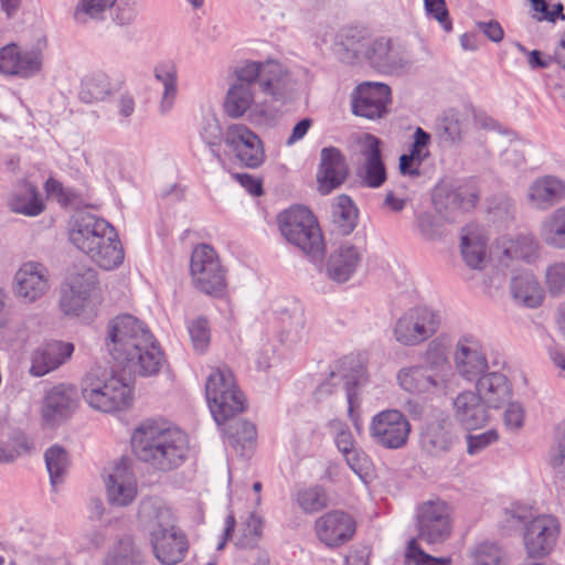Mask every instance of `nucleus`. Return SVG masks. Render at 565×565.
Segmentation results:
<instances>
[{"mask_svg":"<svg viewBox=\"0 0 565 565\" xmlns=\"http://www.w3.org/2000/svg\"><path fill=\"white\" fill-rule=\"evenodd\" d=\"M90 295L74 292L68 288L61 297V309L67 316H79L87 303Z\"/></svg>","mask_w":565,"mask_h":565,"instance_id":"obj_57","label":"nucleus"},{"mask_svg":"<svg viewBox=\"0 0 565 565\" xmlns=\"http://www.w3.org/2000/svg\"><path fill=\"white\" fill-rule=\"evenodd\" d=\"M349 175V166L344 154L335 147H324L320 151L317 170L318 191L322 195L341 186Z\"/></svg>","mask_w":565,"mask_h":565,"instance_id":"obj_22","label":"nucleus"},{"mask_svg":"<svg viewBox=\"0 0 565 565\" xmlns=\"http://www.w3.org/2000/svg\"><path fill=\"white\" fill-rule=\"evenodd\" d=\"M448 345L446 339L437 337L433 339L423 354L425 366L430 371H439L448 366Z\"/></svg>","mask_w":565,"mask_h":565,"instance_id":"obj_50","label":"nucleus"},{"mask_svg":"<svg viewBox=\"0 0 565 565\" xmlns=\"http://www.w3.org/2000/svg\"><path fill=\"white\" fill-rule=\"evenodd\" d=\"M364 367L359 361L345 356L339 361L337 370L331 371L329 377L317 387L315 392L316 399L322 401L341 388L345 393L349 411L351 412L356 388L364 381Z\"/></svg>","mask_w":565,"mask_h":565,"instance_id":"obj_12","label":"nucleus"},{"mask_svg":"<svg viewBox=\"0 0 565 565\" xmlns=\"http://www.w3.org/2000/svg\"><path fill=\"white\" fill-rule=\"evenodd\" d=\"M480 199L475 185H460L452 190L437 189L433 203L438 214L449 222H455L458 214L473 209Z\"/></svg>","mask_w":565,"mask_h":565,"instance_id":"obj_21","label":"nucleus"},{"mask_svg":"<svg viewBox=\"0 0 565 565\" xmlns=\"http://www.w3.org/2000/svg\"><path fill=\"white\" fill-rule=\"evenodd\" d=\"M109 9L111 21L118 26L130 25L138 15L135 0H79L73 18L77 23L86 24L89 19L104 20Z\"/></svg>","mask_w":565,"mask_h":565,"instance_id":"obj_11","label":"nucleus"},{"mask_svg":"<svg viewBox=\"0 0 565 565\" xmlns=\"http://www.w3.org/2000/svg\"><path fill=\"white\" fill-rule=\"evenodd\" d=\"M202 139L209 146L212 156L222 164L224 159L218 150L222 140L221 128L216 121L207 122L201 132Z\"/></svg>","mask_w":565,"mask_h":565,"instance_id":"obj_60","label":"nucleus"},{"mask_svg":"<svg viewBox=\"0 0 565 565\" xmlns=\"http://www.w3.org/2000/svg\"><path fill=\"white\" fill-rule=\"evenodd\" d=\"M49 289L50 271L40 262H24L14 274L12 292L23 305H31L40 300Z\"/></svg>","mask_w":565,"mask_h":565,"instance_id":"obj_13","label":"nucleus"},{"mask_svg":"<svg viewBox=\"0 0 565 565\" xmlns=\"http://www.w3.org/2000/svg\"><path fill=\"white\" fill-rule=\"evenodd\" d=\"M82 395L90 407L110 413L130 406L131 388L113 370L93 366L82 381Z\"/></svg>","mask_w":565,"mask_h":565,"instance_id":"obj_4","label":"nucleus"},{"mask_svg":"<svg viewBox=\"0 0 565 565\" xmlns=\"http://www.w3.org/2000/svg\"><path fill=\"white\" fill-rule=\"evenodd\" d=\"M97 284V271L87 265L76 264L67 271L66 285L74 292L90 295Z\"/></svg>","mask_w":565,"mask_h":565,"instance_id":"obj_48","label":"nucleus"},{"mask_svg":"<svg viewBox=\"0 0 565 565\" xmlns=\"http://www.w3.org/2000/svg\"><path fill=\"white\" fill-rule=\"evenodd\" d=\"M78 403L77 388L72 384L58 383L49 388L43 396L42 419L51 427L57 426L74 414Z\"/></svg>","mask_w":565,"mask_h":565,"instance_id":"obj_15","label":"nucleus"},{"mask_svg":"<svg viewBox=\"0 0 565 565\" xmlns=\"http://www.w3.org/2000/svg\"><path fill=\"white\" fill-rule=\"evenodd\" d=\"M526 196L533 209L546 211L565 200V182L555 175L536 178L530 184Z\"/></svg>","mask_w":565,"mask_h":565,"instance_id":"obj_30","label":"nucleus"},{"mask_svg":"<svg viewBox=\"0 0 565 565\" xmlns=\"http://www.w3.org/2000/svg\"><path fill=\"white\" fill-rule=\"evenodd\" d=\"M430 143V135L423 128L417 127L414 132V140L409 148L411 157L417 160V166H420L429 156L428 146Z\"/></svg>","mask_w":565,"mask_h":565,"instance_id":"obj_59","label":"nucleus"},{"mask_svg":"<svg viewBox=\"0 0 565 565\" xmlns=\"http://www.w3.org/2000/svg\"><path fill=\"white\" fill-rule=\"evenodd\" d=\"M455 416L468 430L478 429L489 420L488 406L471 391L460 393L454 401Z\"/></svg>","mask_w":565,"mask_h":565,"instance_id":"obj_32","label":"nucleus"},{"mask_svg":"<svg viewBox=\"0 0 565 565\" xmlns=\"http://www.w3.org/2000/svg\"><path fill=\"white\" fill-rule=\"evenodd\" d=\"M558 533L559 524L552 515L543 514L531 520L523 534L527 559L548 555L555 546Z\"/></svg>","mask_w":565,"mask_h":565,"instance_id":"obj_17","label":"nucleus"},{"mask_svg":"<svg viewBox=\"0 0 565 565\" xmlns=\"http://www.w3.org/2000/svg\"><path fill=\"white\" fill-rule=\"evenodd\" d=\"M224 142L246 168L256 169L263 164L265 160L263 142L258 135L247 126L243 124L228 126L224 135Z\"/></svg>","mask_w":565,"mask_h":565,"instance_id":"obj_14","label":"nucleus"},{"mask_svg":"<svg viewBox=\"0 0 565 565\" xmlns=\"http://www.w3.org/2000/svg\"><path fill=\"white\" fill-rule=\"evenodd\" d=\"M259 89L274 100H285L290 97L295 84L289 72L276 61H266L260 73Z\"/></svg>","mask_w":565,"mask_h":565,"instance_id":"obj_29","label":"nucleus"},{"mask_svg":"<svg viewBox=\"0 0 565 565\" xmlns=\"http://www.w3.org/2000/svg\"><path fill=\"white\" fill-rule=\"evenodd\" d=\"M154 557L162 565H175L183 561L189 550L184 532L177 525L164 532H157L150 537Z\"/></svg>","mask_w":565,"mask_h":565,"instance_id":"obj_25","label":"nucleus"},{"mask_svg":"<svg viewBox=\"0 0 565 565\" xmlns=\"http://www.w3.org/2000/svg\"><path fill=\"white\" fill-rule=\"evenodd\" d=\"M103 565H145V555L132 539L126 536L108 550Z\"/></svg>","mask_w":565,"mask_h":565,"instance_id":"obj_43","label":"nucleus"},{"mask_svg":"<svg viewBox=\"0 0 565 565\" xmlns=\"http://www.w3.org/2000/svg\"><path fill=\"white\" fill-rule=\"evenodd\" d=\"M253 103V88L233 84L227 90L224 109L231 118H239L249 109Z\"/></svg>","mask_w":565,"mask_h":565,"instance_id":"obj_46","label":"nucleus"},{"mask_svg":"<svg viewBox=\"0 0 565 565\" xmlns=\"http://www.w3.org/2000/svg\"><path fill=\"white\" fill-rule=\"evenodd\" d=\"M315 531L321 543L327 547L337 548L352 540L356 522L351 514L333 510L316 520Z\"/></svg>","mask_w":565,"mask_h":565,"instance_id":"obj_18","label":"nucleus"},{"mask_svg":"<svg viewBox=\"0 0 565 565\" xmlns=\"http://www.w3.org/2000/svg\"><path fill=\"white\" fill-rule=\"evenodd\" d=\"M546 282L552 294L556 295L565 290V264L556 263L546 270Z\"/></svg>","mask_w":565,"mask_h":565,"instance_id":"obj_64","label":"nucleus"},{"mask_svg":"<svg viewBox=\"0 0 565 565\" xmlns=\"http://www.w3.org/2000/svg\"><path fill=\"white\" fill-rule=\"evenodd\" d=\"M74 352V344L51 340L34 349L30 355L29 374L42 377L65 364Z\"/></svg>","mask_w":565,"mask_h":565,"instance_id":"obj_24","label":"nucleus"},{"mask_svg":"<svg viewBox=\"0 0 565 565\" xmlns=\"http://www.w3.org/2000/svg\"><path fill=\"white\" fill-rule=\"evenodd\" d=\"M369 45H371V35L367 30L350 25L337 32L333 52L342 63L356 65L364 63Z\"/></svg>","mask_w":565,"mask_h":565,"instance_id":"obj_23","label":"nucleus"},{"mask_svg":"<svg viewBox=\"0 0 565 565\" xmlns=\"http://www.w3.org/2000/svg\"><path fill=\"white\" fill-rule=\"evenodd\" d=\"M457 441L454 424L449 415L439 412L426 422L420 433L423 450L433 457L448 454Z\"/></svg>","mask_w":565,"mask_h":565,"instance_id":"obj_19","label":"nucleus"},{"mask_svg":"<svg viewBox=\"0 0 565 565\" xmlns=\"http://www.w3.org/2000/svg\"><path fill=\"white\" fill-rule=\"evenodd\" d=\"M412 426L408 418L398 409H384L375 414L369 426L372 443L386 450L405 447Z\"/></svg>","mask_w":565,"mask_h":565,"instance_id":"obj_9","label":"nucleus"},{"mask_svg":"<svg viewBox=\"0 0 565 565\" xmlns=\"http://www.w3.org/2000/svg\"><path fill=\"white\" fill-rule=\"evenodd\" d=\"M297 501L305 513H315L328 505V495L320 486H313L298 492Z\"/></svg>","mask_w":565,"mask_h":565,"instance_id":"obj_51","label":"nucleus"},{"mask_svg":"<svg viewBox=\"0 0 565 565\" xmlns=\"http://www.w3.org/2000/svg\"><path fill=\"white\" fill-rule=\"evenodd\" d=\"M131 446L139 460L160 471L178 468L189 451V440L182 430L154 422H145L135 429Z\"/></svg>","mask_w":565,"mask_h":565,"instance_id":"obj_2","label":"nucleus"},{"mask_svg":"<svg viewBox=\"0 0 565 565\" xmlns=\"http://www.w3.org/2000/svg\"><path fill=\"white\" fill-rule=\"evenodd\" d=\"M461 255L468 267L481 270L488 262L487 238L477 225H468L462 230Z\"/></svg>","mask_w":565,"mask_h":565,"instance_id":"obj_35","label":"nucleus"},{"mask_svg":"<svg viewBox=\"0 0 565 565\" xmlns=\"http://www.w3.org/2000/svg\"><path fill=\"white\" fill-rule=\"evenodd\" d=\"M44 459L51 486L55 491L56 486L64 482L65 473L70 467L68 454L62 446L53 445L45 450Z\"/></svg>","mask_w":565,"mask_h":565,"instance_id":"obj_47","label":"nucleus"},{"mask_svg":"<svg viewBox=\"0 0 565 565\" xmlns=\"http://www.w3.org/2000/svg\"><path fill=\"white\" fill-rule=\"evenodd\" d=\"M416 519L418 539L427 544L443 543L451 534L449 507L439 499L419 504Z\"/></svg>","mask_w":565,"mask_h":565,"instance_id":"obj_10","label":"nucleus"},{"mask_svg":"<svg viewBox=\"0 0 565 565\" xmlns=\"http://www.w3.org/2000/svg\"><path fill=\"white\" fill-rule=\"evenodd\" d=\"M332 222L342 235H349L356 226L358 210L350 196L341 194L332 206Z\"/></svg>","mask_w":565,"mask_h":565,"instance_id":"obj_45","label":"nucleus"},{"mask_svg":"<svg viewBox=\"0 0 565 565\" xmlns=\"http://www.w3.org/2000/svg\"><path fill=\"white\" fill-rule=\"evenodd\" d=\"M440 327L439 313L425 306L405 311L395 322L394 339L405 347H415L431 338Z\"/></svg>","mask_w":565,"mask_h":565,"instance_id":"obj_8","label":"nucleus"},{"mask_svg":"<svg viewBox=\"0 0 565 565\" xmlns=\"http://www.w3.org/2000/svg\"><path fill=\"white\" fill-rule=\"evenodd\" d=\"M19 60V46L8 44L0 50V73L17 76V61Z\"/></svg>","mask_w":565,"mask_h":565,"instance_id":"obj_62","label":"nucleus"},{"mask_svg":"<svg viewBox=\"0 0 565 565\" xmlns=\"http://www.w3.org/2000/svg\"><path fill=\"white\" fill-rule=\"evenodd\" d=\"M108 501L113 505H129L137 495V483L132 472L122 465L115 467L106 483Z\"/></svg>","mask_w":565,"mask_h":565,"instance_id":"obj_33","label":"nucleus"},{"mask_svg":"<svg viewBox=\"0 0 565 565\" xmlns=\"http://www.w3.org/2000/svg\"><path fill=\"white\" fill-rule=\"evenodd\" d=\"M489 215L492 222L508 224L514 220L516 206L515 202L505 195H500L490 203Z\"/></svg>","mask_w":565,"mask_h":565,"instance_id":"obj_52","label":"nucleus"},{"mask_svg":"<svg viewBox=\"0 0 565 565\" xmlns=\"http://www.w3.org/2000/svg\"><path fill=\"white\" fill-rule=\"evenodd\" d=\"M436 132L439 139L448 145H456L462 139V121L458 111H445L436 122Z\"/></svg>","mask_w":565,"mask_h":565,"instance_id":"obj_49","label":"nucleus"},{"mask_svg":"<svg viewBox=\"0 0 565 565\" xmlns=\"http://www.w3.org/2000/svg\"><path fill=\"white\" fill-rule=\"evenodd\" d=\"M9 207L14 213L36 216L44 210V204L36 186L31 183H24L10 198Z\"/></svg>","mask_w":565,"mask_h":565,"instance_id":"obj_44","label":"nucleus"},{"mask_svg":"<svg viewBox=\"0 0 565 565\" xmlns=\"http://www.w3.org/2000/svg\"><path fill=\"white\" fill-rule=\"evenodd\" d=\"M425 365H414L402 369L397 374L399 386L409 393H427L440 386V381L429 373Z\"/></svg>","mask_w":565,"mask_h":565,"instance_id":"obj_41","label":"nucleus"},{"mask_svg":"<svg viewBox=\"0 0 565 565\" xmlns=\"http://www.w3.org/2000/svg\"><path fill=\"white\" fill-rule=\"evenodd\" d=\"M454 360L459 375L470 382L478 379L489 367L482 344L472 334L462 335L457 341Z\"/></svg>","mask_w":565,"mask_h":565,"instance_id":"obj_20","label":"nucleus"},{"mask_svg":"<svg viewBox=\"0 0 565 565\" xmlns=\"http://www.w3.org/2000/svg\"><path fill=\"white\" fill-rule=\"evenodd\" d=\"M188 329L194 349L203 352L210 343L209 321L203 317H199L191 321Z\"/></svg>","mask_w":565,"mask_h":565,"instance_id":"obj_56","label":"nucleus"},{"mask_svg":"<svg viewBox=\"0 0 565 565\" xmlns=\"http://www.w3.org/2000/svg\"><path fill=\"white\" fill-rule=\"evenodd\" d=\"M476 382L477 394L490 408H499L512 397V385L507 375L501 372L486 371Z\"/></svg>","mask_w":565,"mask_h":565,"instance_id":"obj_31","label":"nucleus"},{"mask_svg":"<svg viewBox=\"0 0 565 565\" xmlns=\"http://www.w3.org/2000/svg\"><path fill=\"white\" fill-rule=\"evenodd\" d=\"M138 520L150 537L157 532L161 533L175 526V519L171 509L157 497L145 498L140 501Z\"/></svg>","mask_w":565,"mask_h":565,"instance_id":"obj_27","label":"nucleus"},{"mask_svg":"<svg viewBox=\"0 0 565 565\" xmlns=\"http://www.w3.org/2000/svg\"><path fill=\"white\" fill-rule=\"evenodd\" d=\"M275 313L281 326V332L289 342H299L307 338L308 329L306 326L305 309L302 305L295 299L277 301Z\"/></svg>","mask_w":565,"mask_h":565,"instance_id":"obj_28","label":"nucleus"},{"mask_svg":"<svg viewBox=\"0 0 565 565\" xmlns=\"http://www.w3.org/2000/svg\"><path fill=\"white\" fill-rule=\"evenodd\" d=\"M361 260L358 248L351 244L340 245L327 262L328 277L339 284L347 282L355 273Z\"/></svg>","mask_w":565,"mask_h":565,"instance_id":"obj_34","label":"nucleus"},{"mask_svg":"<svg viewBox=\"0 0 565 565\" xmlns=\"http://www.w3.org/2000/svg\"><path fill=\"white\" fill-rule=\"evenodd\" d=\"M347 465L361 479L367 473L370 468V459L367 455L359 447L343 454Z\"/></svg>","mask_w":565,"mask_h":565,"instance_id":"obj_61","label":"nucleus"},{"mask_svg":"<svg viewBox=\"0 0 565 565\" xmlns=\"http://www.w3.org/2000/svg\"><path fill=\"white\" fill-rule=\"evenodd\" d=\"M406 557L413 559L416 565H450L451 559L448 557H434L424 552L416 540L409 541L406 550Z\"/></svg>","mask_w":565,"mask_h":565,"instance_id":"obj_58","label":"nucleus"},{"mask_svg":"<svg viewBox=\"0 0 565 565\" xmlns=\"http://www.w3.org/2000/svg\"><path fill=\"white\" fill-rule=\"evenodd\" d=\"M153 77L163 87L160 111L167 114L174 105L178 96V66L172 60H164L153 67Z\"/></svg>","mask_w":565,"mask_h":565,"instance_id":"obj_40","label":"nucleus"},{"mask_svg":"<svg viewBox=\"0 0 565 565\" xmlns=\"http://www.w3.org/2000/svg\"><path fill=\"white\" fill-rule=\"evenodd\" d=\"M17 76L32 77L41 71L42 56L39 51H20L19 60L17 61Z\"/></svg>","mask_w":565,"mask_h":565,"instance_id":"obj_54","label":"nucleus"},{"mask_svg":"<svg viewBox=\"0 0 565 565\" xmlns=\"http://www.w3.org/2000/svg\"><path fill=\"white\" fill-rule=\"evenodd\" d=\"M107 347L113 358L142 376L159 373L164 355L149 328L131 315H119L108 323Z\"/></svg>","mask_w":565,"mask_h":565,"instance_id":"obj_1","label":"nucleus"},{"mask_svg":"<svg viewBox=\"0 0 565 565\" xmlns=\"http://www.w3.org/2000/svg\"><path fill=\"white\" fill-rule=\"evenodd\" d=\"M120 86L121 83L113 84L106 73L95 72L82 78L78 97L86 104L104 102L117 93Z\"/></svg>","mask_w":565,"mask_h":565,"instance_id":"obj_37","label":"nucleus"},{"mask_svg":"<svg viewBox=\"0 0 565 565\" xmlns=\"http://www.w3.org/2000/svg\"><path fill=\"white\" fill-rule=\"evenodd\" d=\"M279 230L284 237L313 259L324 254V242L319 224L305 206H292L278 215Z\"/></svg>","mask_w":565,"mask_h":565,"instance_id":"obj_5","label":"nucleus"},{"mask_svg":"<svg viewBox=\"0 0 565 565\" xmlns=\"http://www.w3.org/2000/svg\"><path fill=\"white\" fill-rule=\"evenodd\" d=\"M539 235L546 246L565 250V205L556 207L544 216Z\"/></svg>","mask_w":565,"mask_h":565,"instance_id":"obj_42","label":"nucleus"},{"mask_svg":"<svg viewBox=\"0 0 565 565\" xmlns=\"http://www.w3.org/2000/svg\"><path fill=\"white\" fill-rule=\"evenodd\" d=\"M498 439L495 430H488L478 435L467 436V452L471 456L479 454L486 447L490 446Z\"/></svg>","mask_w":565,"mask_h":565,"instance_id":"obj_63","label":"nucleus"},{"mask_svg":"<svg viewBox=\"0 0 565 565\" xmlns=\"http://www.w3.org/2000/svg\"><path fill=\"white\" fill-rule=\"evenodd\" d=\"M364 62L382 73H391L402 67L398 53L393 51L391 40L385 38H371Z\"/></svg>","mask_w":565,"mask_h":565,"instance_id":"obj_39","label":"nucleus"},{"mask_svg":"<svg viewBox=\"0 0 565 565\" xmlns=\"http://www.w3.org/2000/svg\"><path fill=\"white\" fill-rule=\"evenodd\" d=\"M224 425V435L227 444L241 456H249L256 443L257 431L254 424L248 420L230 417Z\"/></svg>","mask_w":565,"mask_h":565,"instance_id":"obj_36","label":"nucleus"},{"mask_svg":"<svg viewBox=\"0 0 565 565\" xmlns=\"http://www.w3.org/2000/svg\"><path fill=\"white\" fill-rule=\"evenodd\" d=\"M364 163L359 170L362 184L377 189L386 181V169L382 159L381 140L367 134L364 147L361 150Z\"/></svg>","mask_w":565,"mask_h":565,"instance_id":"obj_26","label":"nucleus"},{"mask_svg":"<svg viewBox=\"0 0 565 565\" xmlns=\"http://www.w3.org/2000/svg\"><path fill=\"white\" fill-rule=\"evenodd\" d=\"M510 290L513 299L527 308L539 307L544 299L543 289L539 281L527 270L512 276Z\"/></svg>","mask_w":565,"mask_h":565,"instance_id":"obj_38","label":"nucleus"},{"mask_svg":"<svg viewBox=\"0 0 565 565\" xmlns=\"http://www.w3.org/2000/svg\"><path fill=\"white\" fill-rule=\"evenodd\" d=\"M206 401L218 426L245 409V397L237 388L233 372L227 366L216 367L205 384Z\"/></svg>","mask_w":565,"mask_h":565,"instance_id":"obj_6","label":"nucleus"},{"mask_svg":"<svg viewBox=\"0 0 565 565\" xmlns=\"http://www.w3.org/2000/svg\"><path fill=\"white\" fill-rule=\"evenodd\" d=\"M70 241L106 270L117 268L124 262V248L115 227L90 213L75 220L70 231Z\"/></svg>","mask_w":565,"mask_h":565,"instance_id":"obj_3","label":"nucleus"},{"mask_svg":"<svg viewBox=\"0 0 565 565\" xmlns=\"http://www.w3.org/2000/svg\"><path fill=\"white\" fill-rule=\"evenodd\" d=\"M473 565H508V558L499 546L481 544L475 552Z\"/></svg>","mask_w":565,"mask_h":565,"instance_id":"obj_55","label":"nucleus"},{"mask_svg":"<svg viewBox=\"0 0 565 565\" xmlns=\"http://www.w3.org/2000/svg\"><path fill=\"white\" fill-rule=\"evenodd\" d=\"M391 102V88L377 82H364L352 93V111L367 119H377L387 113Z\"/></svg>","mask_w":565,"mask_h":565,"instance_id":"obj_16","label":"nucleus"},{"mask_svg":"<svg viewBox=\"0 0 565 565\" xmlns=\"http://www.w3.org/2000/svg\"><path fill=\"white\" fill-rule=\"evenodd\" d=\"M262 62L245 61L234 68V75L236 82L234 84H241L245 87L253 88V85L260 82V73L263 72Z\"/></svg>","mask_w":565,"mask_h":565,"instance_id":"obj_53","label":"nucleus"},{"mask_svg":"<svg viewBox=\"0 0 565 565\" xmlns=\"http://www.w3.org/2000/svg\"><path fill=\"white\" fill-rule=\"evenodd\" d=\"M190 273L198 290L215 298L224 296L227 287L225 271L210 245L201 244L193 249Z\"/></svg>","mask_w":565,"mask_h":565,"instance_id":"obj_7","label":"nucleus"}]
</instances>
